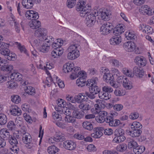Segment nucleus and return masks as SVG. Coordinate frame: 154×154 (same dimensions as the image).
<instances>
[{"mask_svg":"<svg viewBox=\"0 0 154 154\" xmlns=\"http://www.w3.org/2000/svg\"><path fill=\"white\" fill-rule=\"evenodd\" d=\"M121 38L120 36H114L109 40L110 43L113 45H119L121 42Z\"/></svg>","mask_w":154,"mask_h":154,"instance_id":"nucleus-18","label":"nucleus"},{"mask_svg":"<svg viewBox=\"0 0 154 154\" xmlns=\"http://www.w3.org/2000/svg\"><path fill=\"white\" fill-rule=\"evenodd\" d=\"M139 114L137 112H131L129 116L130 119L132 120L137 119L139 117Z\"/></svg>","mask_w":154,"mask_h":154,"instance_id":"nucleus-64","label":"nucleus"},{"mask_svg":"<svg viewBox=\"0 0 154 154\" xmlns=\"http://www.w3.org/2000/svg\"><path fill=\"white\" fill-rule=\"evenodd\" d=\"M85 79L79 77L76 81V84L78 86L82 87L85 85Z\"/></svg>","mask_w":154,"mask_h":154,"instance_id":"nucleus-43","label":"nucleus"},{"mask_svg":"<svg viewBox=\"0 0 154 154\" xmlns=\"http://www.w3.org/2000/svg\"><path fill=\"white\" fill-rule=\"evenodd\" d=\"M25 91L26 93L30 95H33L35 94V88L31 86H26Z\"/></svg>","mask_w":154,"mask_h":154,"instance_id":"nucleus-38","label":"nucleus"},{"mask_svg":"<svg viewBox=\"0 0 154 154\" xmlns=\"http://www.w3.org/2000/svg\"><path fill=\"white\" fill-rule=\"evenodd\" d=\"M131 131H129L128 133L132 137H137L139 136L141 134L142 131L141 130L132 129Z\"/></svg>","mask_w":154,"mask_h":154,"instance_id":"nucleus-23","label":"nucleus"},{"mask_svg":"<svg viewBox=\"0 0 154 154\" xmlns=\"http://www.w3.org/2000/svg\"><path fill=\"white\" fill-rule=\"evenodd\" d=\"M54 38L51 36L47 37V38L44 39L42 37L38 38L35 40L33 42V45L36 47L39 48L43 43L47 42L49 43L52 42L54 41Z\"/></svg>","mask_w":154,"mask_h":154,"instance_id":"nucleus-4","label":"nucleus"},{"mask_svg":"<svg viewBox=\"0 0 154 154\" xmlns=\"http://www.w3.org/2000/svg\"><path fill=\"white\" fill-rule=\"evenodd\" d=\"M8 140L10 144L12 145H17L18 143L17 139L14 137L11 136Z\"/></svg>","mask_w":154,"mask_h":154,"instance_id":"nucleus-53","label":"nucleus"},{"mask_svg":"<svg viewBox=\"0 0 154 154\" xmlns=\"http://www.w3.org/2000/svg\"><path fill=\"white\" fill-rule=\"evenodd\" d=\"M127 148V146L126 144H122L117 146L116 149L117 151L121 152L125 151Z\"/></svg>","mask_w":154,"mask_h":154,"instance_id":"nucleus-60","label":"nucleus"},{"mask_svg":"<svg viewBox=\"0 0 154 154\" xmlns=\"http://www.w3.org/2000/svg\"><path fill=\"white\" fill-rule=\"evenodd\" d=\"M86 0H79L76 5L77 11H80V16H85V14L88 11H90L91 7L90 6L86 5Z\"/></svg>","mask_w":154,"mask_h":154,"instance_id":"nucleus-2","label":"nucleus"},{"mask_svg":"<svg viewBox=\"0 0 154 154\" xmlns=\"http://www.w3.org/2000/svg\"><path fill=\"white\" fill-rule=\"evenodd\" d=\"M94 132L91 134V136L95 138L100 137L103 135L104 128L102 127H96L94 129Z\"/></svg>","mask_w":154,"mask_h":154,"instance_id":"nucleus-11","label":"nucleus"},{"mask_svg":"<svg viewBox=\"0 0 154 154\" xmlns=\"http://www.w3.org/2000/svg\"><path fill=\"white\" fill-rule=\"evenodd\" d=\"M49 45L46 44V42L43 43L42 45L39 48V51L42 52H47L49 49Z\"/></svg>","mask_w":154,"mask_h":154,"instance_id":"nucleus-37","label":"nucleus"},{"mask_svg":"<svg viewBox=\"0 0 154 154\" xmlns=\"http://www.w3.org/2000/svg\"><path fill=\"white\" fill-rule=\"evenodd\" d=\"M10 51V50L9 49L7 48L4 49L0 50V53L2 55L4 56L5 57H6V56L8 55V54Z\"/></svg>","mask_w":154,"mask_h":154,"instance_id":"nucleus-62","label":"nucleus"},{"mask_svg":"<svg viewBox=\"0 0 154 154\" xmlns=\"http://www.w3.org/2000/svg\"><path fill=\"white\" fill-rule=\"evenodd\" d=\"M59 149L55 146H51L48 147L47 149V152L49 154H54L58 152Z\"/></svg>","mask_w":154,"mask_h":154,"instance_id":"nucleus-33","label":"nucleus"},{"mask_svg":"<svg viewBox=\"0 0 154 154\" xmlns=\"http://www.w3.org/2000/svg\"><path fill=\"white\" fill-rule=\"evenodd\" d=\"M23 141L25 144L30 143L32 141V137L29 133H25L23 135Z\"/></svg>","mask_w":154,"mask_h":154,"instance_id":"nucleus-28","label":"nucleus"},{"mask_svg":"<svg viewBox=\"0 0 154 154\" xmlns=\"http://www.w3.org/2000/svg\"><path fill=\"white\" fill-rule=\"evenodd\" d=\"M110 13L108 10H103L101 14V17L102 19L104 21H107L109 20Z\"/></svg>","mask_w":154,"mask_h":154,"instance_id":"nucleus-27","label":"nucleus"},{"mask_svg":"<svg viewBox=\"0 0 154 154\" xmlns=\"http://www.w3.org/2000/svg\"><path fill=\"white\" fill-rule=\"evenodd\" d=\"M89 90L90 93H93L95 94H97L100 91V89L98 87L97 85H94V86L90 88Z\"/></svg>","mask_w":154,"mask_h":154,"instance_id":"nucleus-46","label":"nucleus"},{"mask_svg":"<svg viewBox=\"0 0 154 154\" xmlns=\"http://www.w3.org/2000/svg\"><path fill=\"white\" fill-rule=\"evenodd\" d=\"M25 15L28 19L32 20L29 23V26L32 29H36L40 26V22L36 20L39 17L38 14L37 12L32 10L27 11L26 12Z\"/></svg>","mask_w":154,"mask_h":154,"instance_id":"nucleus-1","label":"nucleus"},{"mask_svg":"<svg viewBox=\"0 0 154 154\" xmlns=\"http://www.w3.org/2000/svg\"><path fill=\"white\" fill-rule=\"evenodd\" d=\"M22 75L18 72H14L12 73L10 75L11 79L15 81H20L22 79Z\"/></svg>","mask_w":154,"mask_h":154,"instance_id":"nucleus-29","label":"nucleus"},{"mask_svg":"<svg viewBox=\"0 0 154 154\" xmlns=\"http://www.w3.org/2000/svg\"><path fill=\"white\" fill-rule=\"evenodd\" d=\"M11 101L14 103L18 104L21 101L20 97L18 95H13L11 97Z\"/></svg>","mask_w":154,"mask_h":154,"instance_id":"nucleus-45","label":"nucleus"},{"mask_svg":"<svg viewBox=\"0 0 154 154\" xmlns=\"http://www.w3.org/2000/svg\"><path fill=\"white\" fill-rule=\"evenodd\" d=\"M99 116L95 118L96 121L98 123H102L106 121L108 115V113L104 111H100L98 113Z\"/></svg>","mask_w":154,"mask_h":154,"instance_id":"nucleus-8","label":"nucleus"},{"mask_svg":"<svg viewBox=\"0 0 154 154\" xmlns=\"http://www.w3.org/2000/svg\"><path fill=\"white\" fill-rule=\"evenodd\" d=\"M126 37L128 40H135L137 38L136 35L134 32H128L126 34Z\"/></svg>","mask_w":154,"mask_h":154,"instance_id":"nucleus-40","label":"nucleus"},{"mask_svg":"<svg viewBox=\"0 0 154 154\" xmlns=\"http://www.w3.org/2000/svg\"><path fill=\"white\" fill-rule=\"evenodd\" d=\"M145 148L143 146H139L138 145L133 149V152L135 154H141L144 151Z\"/></svg>","mask_w":154,"mask_h":154,"instance_id":"nucleus-34","label":"nucleus"},{"mask_svg":"<svg viewBox=\"0 0 154 154\" xmlns=\"http://www.w3.org/2000/svg\"><path fill=\"white\" fill-rule=\"evenodd\" d=\"M7 122V118L6 116L3 114H0V124L4 125Z\"/></svg>","mask_w":154,"mask_h":154,"instance_id":"nucleus-52","label":"nucleus"},{"mask_svg":"<svg viewBox=\"0 0 154 154\" xmlns=\"http://www.w3.org/2000/svg\"><path fill=\"white\" fill-rule=\"evenodd\" d=\"M102 89L103 92L107 93L109 94L112 92L113 91V88L107 85H105L103 86Z\"/></svg>","mask_w":154,"mask_h":154,"instance_id":"nucleus-50","label":"nucleus"},{"mask_svg":"<svg viewBox=\"0 0 154 154\" xmlns=\"http://www.w3.org/2000/svg\"><path fill=\"white\" fill-rule=\"evenodd\" d=\"M63 52V50L62 49H54L52 52L51 56L54 58H58L62 54Z\"/></svg>","mask_w":154,"mask_h":154,"instance_id":"nucleus-24","label":"nucleus"},{"mask_svg":"<svg viewBox=\"0 0 154 154\" xmlns=\"http://www.w3.org/2000/svg\"><path fill=\"white\" fill-rule=\"evenodd\" d=\"M142 13L144 15H147L150 16L153 14V12L150 7L147 5L143 6L141 8Z\"/></svg>","mask_w":154,"mask_h":154,"instance_id":"nucleus-20","label":"nucleus"},{"mask_svg":"<svg viewBox=\"0 0 154 154\" xmlns=\"http://www.w3.org/2000/svg\"><path fill=\"white\" fill-rule=\"evenodd\" d=\"M85 16H81L86 17L85 22L86 25L88 27H92L94 25L96 21V17L93 13L88 12Z\"/></svg>","mask_w":154,"mask_h":154,"instance_id":"nucleus-3","label":"nucleus"},{"mask_svg":"<svg viewBox=\"0 0 154 154\" xmlns=\"http://www.w3.org/2000/svg\"><path fill=\"white\" fill-rule=\"evenodd\" d=\"M82 126L85 129L89 131L91 130L93 128V126L91 122L85 121L82 123Z\"/></svg>","mask_w":154,"mask_h":154,"instance_id":"nucleus-36","label":"nucleus"},{"mask_svg":"<svg viewBox=\"0 0 154 154\" xmlns=\"http://www.w3.org/2000/svg\"><path fill=\"white\" fill-rule=\"evenodd\" d=\"M99 96L100 99L105 100H109L111 97V95L109 94L103 92L99 93Z\"/></svg>","mask_w":154,"mask_h":154,"instance_id":"nucleus-32","label":"nucleus"},{"mask_svg":"<svg viewBox=\"0 0 154 154\" xmlns=\"http://www.w3.org/2000/svg\"><path fill=\"white\" fill-rule=\"evenodd\" d=\"M16 55L15 54L13 53L10 52L6 56L5 58L8 60H14L16 58Z\"/></svg>","mask_w":154,"mask_h":154,"instance_id":"nucleus-61","label":"nucleus"},{"mask_svg":"<svg viewBox=\"0 0 154 154\" xmlns=\"http://www.w3.org/2000/svg\"><path fill=\"white\" fill-rule=\"evenodd\" d=\"M79 46V42L77 40H74L67 48V51L69 53L79 51L78 49Z\"/></svg>","mask_w":154,"mask_h":154,"instance_id":"nucleus-10","label":"nucleus"},{"mask_svg":"<svg viewBox=\"0 0 154 154\" xmlns=\"http://www.w3.org/2000/svg\"><path fill=\"white\" fill-rule=\"evenodd\" d=\"M73 67V63H67L63 65V70L65 73H68L72 70Z\"/></svg>","mask_w":154,"mask_h":154,"instance_id":"nucleus-30","label":"nucleus"},{"mask_svg":"<svg viewBox=\"0 0 154 154\" xmlns=\"http://www.w3.org/2000/svg\"><path fill=\"white\" fill-rule=\"evenodd\" d=\"M122 71L125 75L131 77L134 76V75L132 73L131 71V70L125 68L122 69Z\"/></svg>","mask_w":154,"mask_h":154,"instance_id":"nucleus-55","label":"nucleus"},{"mask_svg":"<svg viewBox=\"0 0 154 154\" xmlns=\"http://www.w3.org/2000/svg\"><path fill=\"white\" fill-rule=\"evenodd\" d=\"M65 137L62 134L60 133H56L55 136L54 137V140L57 142L63 141L65 140Z\"/></svg>","mask_w":154,"mask_h":154,"instance_id":"nucleus-35","label":"nucleus"},{"mask_svg":"<svg viewBox=\"0 0 154 154\" xmlns=\"http://www.w3.org/2000/svg\"><path fill=\"white\" fill-rule=\"evenodd\" d=\"M103 80L106 82L109 83L110 85L114 88L118 87V85L116 84L114 81V77L113 75L110 73L109 71L106 72V74L103 75Z\"/></svg>","mask_w":154,"mask_h":154,"instance_id":"nucleus-5","label":"nucleus"},{"mask_svg":"<svg viewBox=\"0 0 154 154\" xmlns=\"http://www.w3.org/2000/svg\"><path fill=\"white\" fill-rule=\"evenodd\" d=\"M123 47L126 51L131 52L134 50L136 45L133 42L128 41L124 43L123 45Z\"/></svg>","mask_w":154,"mask_h":154,"instance_id":"nucleus-9","label":"nucleus"},{"mask_svg":"<svg viewBox=\"0 0 154 154\" xmlns=\"http://www.w3.org/2000/svg\"><path fill=\"white\" fill-rule=\"evenodd\" d=\"M110 24L109 22L106 23L101 26L100 31L102 35H106L110 33L113 29V26Z\"/></svg>","mask_w":154,"mask_h":154,"instance_id":"nucleus-6","label":"nucleus"},{"mask_svg":"<svg viewBox=\"0 0 154 154\" xmlns=\"http://www.w3.org/2000/svg\"><path fill=\"white\" fill-rule=\"evenodd\" d=\"M124 26L119 24V26L115 28L113 30V33L115 36H120V34L124 31V29L123 28Z\"/></svg>","mask_w":154,"mask_h":154,"instance_id":"nucleus-17","label":"nucleus"},{"mask_svg":"<svg viewBox=\"0 0 154 154\" xmlns=\"http://www.w3.org/2000/svg\"><path fill=\"white\" fill-rule=\"evenodd\" d=\"M98 81V79L97 77L93 78L91 79L88 80L86 83V85L90 89V88L97 85V82Z\"/></svg>","mask_w":154,"mask_h":154,"instance_id":"nucleus-19","label":"nucleus"},{"mask_svg":"<svg viewBox=\"0 0 154 154\" xmlns=\"http://www.w3.org/2000/svg\"><path fill=\"white\" fill-rule=\"evenodd\" d=\"M131 128L132 129H139V130H140L142 128V125L139 122H135L131 124Z\"/></svg>","mask_w":154,"mask_h":154,"instance_id":"nucleus-42","label":"nucleus"},{"mask_svg":"<svg viewBox=\"0 0 154 154\" xmlns=\"http://www.w3.org/2000/svg\"><path fill=\"white\" fill-rule=\"evenodd\" d=\"M63 147L66 149L69 150H74L76 147L75 143L71 140H67L63 143Z\"/></svg>","mask_w":154,"mask_h":154,"instance_id":"nucleus-12","label":"nucleus"},{"mask_svg":"<svg viewBox=\"0 0 154 154\" xmlns=\"http://www.w3.org/2000/svg\"><path fill=\"white\" fill-rule=\"evenodd\" d=\"M7 127L9 130L13 131L15 130L16 125L14 121H10L8 123Z\"/></svg>","mask_w":154,"mask_h":154,"instance_id":"nucleus-47","label":"nucleus"},{"mask_svg":"<svg viewBox=\"0 0 154 154\" xmlns=\"http://www.w3.org/2000/svg\"><path fill=\"white\" fill-rule=\"evenodd\" d=\"M13 69V66L11 65H5L1 67V69L3 71H11Z\"/></svg>","mask_w":154,"mask_h":154,"instance_id":"nucleus-54","label":"nucleus"},{"mask_svg":"<svg viewBox=\"0 0 154 154\" xmlns=\"http://www.w3.org/2000/svg\"><path fill=\"white\" fill-rule=\"evenodd\" d=\"M0 134L5 140H8L11 136L8 130L6 128H3L0 130Z\"/></svg>","mask_w":154,"mask_h":154,"instance_id":"nucleus-21","label":"nucleus"},{"mask_svg":"<svg viewBox=\"0 0 154 154\" xmlns=\"http://www.w3.org/2000/svg\"><path fill=\"white\" fill-rule=\"evenodd\" d=\"M110 63L115 67H118L121 66V63L119 60L115 59L110 60L109 61Z\"/></svg>","mask_w":154,"mask_h":154,"instance_id":"nucleus-44","label":"nucleus"},{"mask_svg":"<svg viewBox=\"0 0 154 154\" xmlns=\"http://www.w3.org/2000/svg\"><path fill=\"white\" fill-rule=\"evenodd\" d=\"M114 94L117 96H121L125 94L123 90L119 89H116L114 91Z\"/></svg>","mask_w":154,"mask_h":154,"instance_id":"nucleus-63","label":"nucleus"},{"mask_svg":"<svg viewBox=\"0 0 154 154\" xmlns=\"http://www.w3.org/2000/svg\"><path fill=\"white\" fill-rule=\"evenodd\" d=\"M72 115L75 117V119H81L84 116V111L79 109L74 110L72 112Z\"/></svg>","mask_w":154,"mask_h":154,"instance_id":"nucleus-25","label":"nucleus"},{"mask_svg":"<svg viewBox=\"0 0 154 154\" xmlns=\"http://www.w3.org/2000/svg\"><path fill=\"white\" fill-rule=\"evenodd\" d=\"M11 115L14 116H19L21 114L22 111L16 105L12 106L10 109Z\"/></svg>","mask_w":154,"mask_h":154,"instance_id":"nucleus-13","label":"nucleus"},{"mask_svg":"<svg viewBox=\"0 0 154 154\" xmlns=\"http://www.w3.org/2000/svg\"><path fill=\"white\" fill-rule=\"evenodd\" d=\"M10 149L12 154H17L19 151V149L17 145H13Z\"/></svg>","mask_w":154,"mask_h":154,"instance_id":"nucleus-58","label":"nucleus"},{"mask_svg":"<svg viewBox=\"0 0 154 154\" xmlns=\"http://www.w3.org/2000/svg\"><path fill=\"white\" fill-rule=\"evenodd\" d=\"M65 121L69 123H73L75 121V118L74 116L69 115L64 117Z\"/></svg>","mask_w":154,"mask_h":154,"instance_id":"nucleus-51","label":"nucleus"},{"mask_svg":"<svg viewBox=\"0 0 154 154\" xmlns=\"http://www.w3.org/2000/svg\"><path fill=\"white\" fill-rule=\"evenodd\" d=\"M126 140L128 143V147L129 149H133L138 145L135 140L131 137H128Z\"/></svg>","mask_w":154,"mask_h":154,"instance_id":"nucleus-16","label":"nucleus"},{"mask_svg":"<svg viewBox=\"0 0 154 154\" xmlns=\"http://www.w3.org/2000/svg\"><path fill=\"white\" fill-rule=\"evenodd\" d=\"M79 55V51L71 52L68 53L67 57L69 60H73L77 58Z\"/></svg>","mask_w":154,"mask_h":154,"instance_id":"nucleus-26","label":"nucleus"},{"mask_svg":"<svg viewBox=\"0 0 154 154\" xmlns=\"http://www.w3.org/2000/svg\"><path fill=\"white\" fill-rule=\"evenodd\" d=\"M78 107L79 108L83 110L88 111L90 109L91 106L88 103L84 104L83 103L79 104Z\"/></svg>","mask_w":154,"mask_h":154,"instance_id":"nucleus-41","label":"nucleus"},{"mask_svg":"<svg viewBox=\"0 0 154 154\" xmlns=\"http://www.w3.org/2000/svg\"><path fill=\"white\" fill-rule=\"evenodd\" d=\"M7 85L8 88L13 89L16 88L17 86V82L12 81L8 82Z\"/></svg>","mask_w":154,"mask_h":154,"instance_id":"nucleus-59","label":"nucleus"},{"mask_svg":"<svg viewBox=\"0 0 154 154\" xmlns=\"http://www.w3.org/2000/svg\"><path fill=\"white\" fill-rule=\"evenodd\" d=\"M133 74L137 77L142 78L144 74V72L142 69L137 66H135L133 69Z\"/></svg>","mask_w":154,"mask_h":154,"instance_id":"nucleus-15","label":"nucleus"},{"mask_svg":"<svg viewBox=\"0 0 154 154\" xmlns=\"http://www.w3.org/2000/svg\"><path fill=\"white\" fill-rule=\"evenodd\" d=\"M22 4L24 8L27 9L31 8L33 5L32 0H23Z\"/></svg>","mask_w":154,"mask_h":154,"instance_id":"nucleus-22","label":"nucleus"},{"mask_svg":"<svg viewBox=\"0 0 154 154\" xmlns=\"http://www.w3.org/2000/svg\"><path fill=\"white\" fill-rule=\"evenodd\" d=\"M16 44L17 45L18 48L21 52H23L27 55L29 56L27 52V50L23 46H22L20 43H19L18 42H16Z\"/></svg>","mask_w":154,"mask_h":154,"instance_id":"nucleus-57","label":"nucleus"},{"mask_svg":"<svg viewBox=\"0 0 154 154\" xmlns=\"http://www.w3.org/2000/svg\"><path fill=\"white\" fill-rule=\"evenodd\" d=\"M134 62L140 67H143L145 66L147 63L146 58L140 55L137 56L135 57Z\"/></svg>","mask_w":154,"mask_h":154,"instance_id":"nucleus-7","label":"nucleus"},{"mask_svg":"<svg viewBox=\"0 0 154 154\" xmlns=\"http://www.w3.org/2000/svg\"><path fill=\"white\" fill-rule=\"evenodd\" d=\"M125 139V137L123 135L116 136L113 140V141L118 143L123 141Z\"/></svg>","mask_w":154,"mask_h":154,"instance_id":"nucleus-48","label":"nucleus"},{"mask_svg":"<svg viewBox=\"0 0 154 154\" xmlns=\"http://www.w3.org/2000/svg\"><path fill=\"white\" fill-rule=\"evenodd\" d=\"M63 40L58 39L54 42H53L52 44V47L55 50L56 49H59L63 44Z\"/></svg>","mask_w":154,"mask_h":154,"instance_id":"nucleus-31","label":"nucleus"},{"mask_svg":"<svg viewBox=\"0 0 154 154\" xmlns=\"http://www.w3.org/2000/svg\"><path fill=\"white\" fill-rule=\"evenodd\" d=\"M76 0H67L66 5L67 7L69 8H72L75 5Z\"/></svg>","mask_w":154,"mask_h":154,"instance_id":"nucleus-49","label":"nucleus"},{"mask_svg":"<svg viewBox=\"0 0 154 154\" xmlns=\"http://www.w3.org/2000/svg\"><path fill=\"white\" fill-rule=\"evenodd\" d=\"M52 117L54 119L58 121H61L62 119L61 116L59 115L58 112H53L52 113Z\"/></svg>","mask_w":154,"mask_h":154,"instance_id":"nucleus-56","label":"nucleus"},{"mask_svg":"<svg viewBox=\"0 0 154 154\" xmlns=\"http://www.w3.org/2000/svg\"><path fill=\"white\" fill-rule=\"evenodd\" d=\"M123 85L126 89H130L132 87L131 82L127 78L125 80V81H124Z\"/></svg>","mask_w":154,"mask_h":154,"instance_id":"nucleus-39","label":"nucleus"},{"mask_svg":"<svg viewBox=\"0 0 154 154\" xmlns=\"http://www.w3.org/2000/svg\"><path fill=\"white\" fill-rule=\"evenodd\" d=\"M47 32V30L45 29L44 28H40L35 30V35L38 38L41 37L45 39V38H47L46 37Z\"/></svg>","mask_w":154,"mask_h":154,"instance_id":"nucleus-14","label":"nucleus"}]
</instances>
